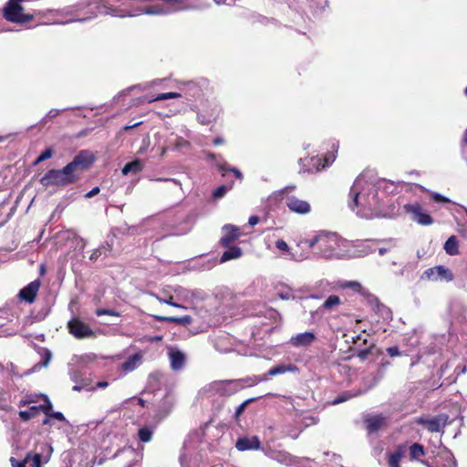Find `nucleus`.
<instances>
[{"label":"nucleus","instance_id":"f257e3e1","mask_svg":"<svg viewBox=\"0 0 467 467\" xmlns=\"http://www.w3.org/2000/svg\"><path fill=\"white\" fill-rule=\"evenodd\" d=\"M348 205L357 215L366 219L378 217L381 213V203L376 187L359 175L349 192Z\"/></svg>","mask_w":467,"mask_h":467},{"label":"nucleus","instance_id":"f03ea898","mask_svg":"<svg viewBox=\"0 0 467 467\" xmlns=\"http://www.w3.org/2000/svg\"><path fill=\"white\" fill-rule=\"evenodd\" d=\"M344 241L336 234L318 231L300 240L297 246L306 245L313 254L325 259L339 258L342 255L341 246Z\"/></svg>","mask_w":467,"mask_h":467},{"label":"nucleus","instance_id":"7ed1b4c3","mask_svg":"<svg viewBox=\"0 0 467 467\" xmlns=\"http://www.w3.org/2000/svg\"><path fill=\"white\" fill-rule=\"evenodd\" d=\"M94 158L88 151H81L75 156L73 161L67 164L61 170H49L41 179L40 182L43 186H66L77 181L76 172L78 171L87 169L92 162Z\"/></svg>","mask_w":467,"mask_h":467},{"label":"nucleus","instance_id":"20e7f679","mask_svg":"<svg viewBox=\"0 0 467 467\" xmlns=\"http://www.w3.org/2000/svg\"><path fill=\"white\" fill-rule=\"evenodd\" d=\"M209 82L205 78L199 80L182 81L178 83V88L189 99H197L202 96L203 89L207 88Z\"/></svg>","mask_w":467,"mask_h":467},{"label":"nucleus","instance_id":"39448f33","mask_svg":"<svg viewBox=\"0 0 467 467\" xmlns=\"http://www.w3.org/2000/svg\"><path fill=\"white\" fill-rule=\"evenodd\" d=\"M265 454L271 460L288 467H301L304 462L309 461L308 458H296L289 452L280 450L268 449Z\"/></svg>","mask_w":467,"mask_h":467},{"label":"nucleus","instance_id":"423d86ee","mask_svg":"<svg viewBox=\"0 0 467 467\" xmlns=\"http://www.w3.org/2000/svg\"><path fill=\"white\" fill-rule=\"evenodd\" d=\"M427 467H457V462L452 452L447 448L439 449L431 461L422 462Z\"/></svg>","mask_w":467,"mask_h":467},{"label":"nucleus","instance_id":"0eeeda50","mask_svg":"<svg viewBox=\"0 0 467 467\" xmlns=\"http://www.w3.org/2000/svg\"><path fill=\"white\" fill-rule=\"evenodd\" d=\"M422 280H428L431 282H451L454 279V275L449 268L443 265H437L426 269L422 275Z\"/></svg>","mask_w":467,"mask_h":467},{"label":"nucleus","instance_id":"6e6552de","mask_svg":"<svg viewBox=\"0 0 467 467\" xmlns=\"http://www.w3.org/2000/svg\"><path fill=\"white\" fill-rule=\"evenodd\" d=\"M405 213L410 215V219L420 225H430L433 223L431 216L425 213L418 203H407L403 206Z\"/></svg>","mask_w":467,"mask_h":467},{"label":"nucleus","instance_id":"1a4fd4ad","mask_svg":"<svg viewBox=\"0 0 467 467\" xmlns=\"http://www.w3.org/2000/svg\"><path fill=\"white\" fill-rule=\"evenodd\" d=\"M242 380L215 381L209 386V389L222 396H230L243 389Z\"/></svg>","mask_w":467,"mask_h":467},{"label":"nucleus","instance_id":"9d476101","mask_svg":"<svg viewBox=\"0 0 467 467\" xmlns=\"http://www.w3.org/2000/svg\"><path fill=\"white\" fill-rule=\"evenodd\" d=\"M67 328L69 333L78 339L95 337V332L89 327V326L77 317L68 321Z\"/></svg>","mask_w":467,"mask_h":467},{"label":"nucleus","instance_id":"9b49d317","mask_svg":"<svg viewBox=\"0 0 467 467\" xmlns=\"http://www.w3.org/2000/svg\"><path fill=\"white\" fill-rule=\"evenodd\" d=\"M295 371H297V368L296 366L293 365V364H289V365H285V364H280V365H277L275 367H273L272 368H270L267 372L266 375H264V376H256L253 379H244L250 386H254L261 381H265L268 379V376L270 377H274V376H277V375H280V374H284L285 372H295Z\"/></svg>","mask_w":467,"mask_h":467},{"label":"nucleus","instance_id":"f8f14e48","mask_svg":"<svg viewBox=\"0 0 467 467\" xmlns=\"http://www.w3.org/2000/svg\"><path fill=\"white\" fill-rule=\"evenodd\" d=\"M167 355L171 368L174 371L181 370L186 362V355L176 347H168Z\"/></svg>","mask_w":467,"mask_h":467},{"label":"nucleus","instance_id":"ddd939ff","mask_svg":"<svg viewBox=\"0 0 467 467\" xmlns=\"http://www.w3.org/2000/svg\"><path fill=\"white\" fill-rule=\"evenodd\" d=\"M317 340V336L314 332L306 331L292 336L289 339V344L295 348H306L311 346Z\"/></svg>","mask_w":467,"mask_h":467},{"label":"nucleus","instance_id":"4468645a","mask_svg":"<svg viewBox=\"0 0 467 467\" xmlns=\"http://www.w3.org/2000/svg\"><path fill=\"white\" fill-rule=\"evenodd\" d=\"M275 247L278 250L284 252L285 257L288 260L302 262L309 258V255L303 252H293L289 245L286 244V242L284 241L283 239H279L275 242Z\"/></svg>","mask_w":467,"mask_h":467},{"label":"nucleus","instance_id":"2eb2a0df","mask_svg":"<svg viewBox=\"0 0 467 467\" xmlns=\"http://www.w3.org/2000/svg\"><path fill=\"white\" fill-rule=\"evenodd\" d=\"M285 204L289 210L298 214H307L311 211V205L308 202L298 199L296 196H288Z\"/></svg>","mask_w":467,"mask_h":467},{"label":"nucleus","instance_id":"dca6fc26","mask_svg":"<svg viewBox=\"0 0 467 467\" xmlns=\"http://www.w3.org/2000/svg\"><path fill=\"white\" fill-rule=\"evenodd\" d=\"M209 108V111L202 109L197 113V119L202 125L209 124L216 118H218L220 114L221 109L216 103L210 104Z\"/></svg>","mask_w":467,"mask_h":467},{"label":"nucleus","instance_id":"f3484780","mask_svg":"<svg viewBox=\"0 0 467 467\" xmlns=\"http://www.w3.org/2000/svg\"><path fill=\"white\" fill-rule=\"evenodd\" d=\"M39 287H40L39 280H35V281L29 283L26 286H25L23 289L20 290L19 297L22 300L31 304L35 301V298L39 290Z\"/></svg>","mask_w":467,"mask_h":467},{"label":"nucleus","instance_id":"a211bd4d","mask_svg":"<svg viewBox=\"0 0 467 467\" xmlns=\"http://www.w3.org/2000/svg\"><path fill=\"white\" fill-rule=\"evenodd\" d=\"M341 304L342 301L338 296L331 295L316 311L311 312V316L314 317L315 315L322 314L324 311L332 312Z\"/></svg>","mask_w":467,"mask_h":467},{"label":"nucleus","instance_id":"6ab92c4d","mask_svg":"<svg viewBox=\"0 0 467 467\" xmlns=\"http://www.w3.org/2000/svg\"><path fill=\"white\" fill-rule=\"evenodd\" d=\"M235 447L238 451H244L247 450H258L261 447V442L256 436L252 438H239L236 441Z\"/></svg>","mask_w":467,"mask_h":467},{"label":"nucleus","instance_id":"aec40b11","mask_svg":"<svg viewBox=\"0 0 467 467\" xmlns=\"http://www.w3.org/2000/svg\"><path fill=\"white\" fill-rule=\"evenodd\" d=\"M223 232V235L220 241L223 246H228L239 237V229L232 224L224 225Z\"/></svg>","mask_w":467,"mask_h":467},{"label":"nucleus","instance_id":"412c9836","mask_svg":"<svg viewBox=\"0 0 467 467\" xmlns=\"http://www.w3.org/2000/svg\"><path fill=\"white\" fill-rule=\"evenodd\" d=\"M385 422V418L381 415L368 416L365 419V423L368 432L378 431Z\"/></svg>","mask_w":467,"mask_h":467},{"label":"nucleus","instance_id":"4be33fe9","mask_svg":"<svg viewBox=\"0 0 467 467\" xmlns=\"http://www.w3.org/2000/svg\"><path fill=\"white\" fill-rule=\"evenodd\" d=\"M417 423L425 426L428 431L431 432H438L441 431V420L437 418L426 419V418H419L416 420Z\"/></svg>","mask_w":467,"mask_h":467},{"label":"nucleus","instance_id":"5701e85b","mask_svg":"<svg viewBox=\"0 0 467 467\" xmlns=\"http://www.w3.org/2000/svg\"><path fill=\"white\" fill-rule=\"evenodd\" d=\"M142 355L140 353H135L134 355L128 358V359L122 364V369L130 372L134 370L140 364Z\"/></svg>","mask_w":467,"mask_h":467},{"label":"nucleus","instance_id":"b1692460","mask_svg":"<svg viewBox=\"0 0 467 467\" xmlns=\"http://www.w3.org/2000/svg\"><path fill=\"white\" fill-rule=\"evenodd\" d=\"M155 319L159 320V321L175 323V324L182 325V326L190 325L192 321V318L190 316H183L181 317L155 316Z\"/></svg>","mask_w":467,"mask_h":467},{"label":"nucleus","instance_id":"393cba45","mask_svg":"<svg viewBox=\"0 0 467 467\" xmlns=\"http://www.w3.org/2000/svg\"><path fill=\"white\" fill-rule=\"evenodd\" d=\"M243 252L238 246H231L223 252L220 258V263H225L229 260L237 259L241 257Z\"/></svg>","mask_w":467,"mask_h":467},{"label":"nucleus","instance_id":"a878e982","mask_svg":"<svg viewBox=\"0 0 467 467\" xmlns=\"http://www.w3.org/2000/svg\"><path fill=\"white\" fill-rule=\"evenodd\" d=\"M445 252L449 255H457L459 254V242L455 235L450 236L443 246Z\"/></svg>","mask_w":467,"mask_h":467},{"label":"nucleus","instance_id":"bb28decb","mask_svg":"<svg viewBox=\"0 0 467 467\" xmlns=\"http://www.w3.org/2000/svg\"><path fill=\"white\" fill-rule=\"evenodd\" d=\"M143 169V163L140 160H134L130 162H128L125 164V166L122 168V174L128 175L130 172L137 173L142 171Z\"/></svg>","mask_w":467,"mask_h":467},{"label":"nucleus","instance_id":"cd10ccee","mask_svg":"<svg viewBox=\"0 0 467 467\" xmlns=\"http://www.w3.org/2000/svg\"><path fill=\"white\" fill-rule=\"evenodd\" d=\"M154 428L151 426H143L138 431L139 440L142 442H149L152 439Z\"/></svg>","mask_w":467,"mask_h":467},{"label":"nucleus","instance_id":"c85d7f7f","mask_svg":"<svg viewBox=\"0 0 467 467\" xmlns=\"http://www.w3.org/2000/svg\"><path fill=\"white\" fill-rule=\"evenodd\" d=\"M341 286L343 288H350L358 293H360L363 296H366L368 294V291L361 285L360 283L357 281H346L341 285Z\"/></svg>","mask_w":467,"mask_h":467},{"label":"nucleus","instance_id":"c756f323","mask_svg":"<svg viewBox=\"0 0 467 467\" xmlns=\"http://www.w3.org/2000/svg\"><path fill=\"white\" fill-rule=\"evenodd\" d=\"M182 97V93H181L180 90L178 92L161 93L158 96L150 99L149 102H154V101H160V100H165V99H179Z\"/></svg>","mask_w":467,"mask_h":467},{"label":"nucleus","instance_id":"7c9ffc66","mask_svg":"<svg viewBox=\"0 0 467 467\" xmlns=\"http://www.w3.org/2000/svg\"><path fill=\"white\" fill-rule=\"evenodd\" d=\"M206 156L208 159L214 161L215 165L218 167L223 176L225 175L226 171H230V169H232L225 161H217L216 156L213 153L208 152L206 153Z\"/></svg>","mask_w":467,"mask_h":467},{"label":"nucleus","instance_id":"2f4dec72","mask_svg":"<svg viewBox=\"0 0 467 467\" xmlns=\"http://www.w3.org/2000/svg\"><path fill=\"white\" fill-rule=\"evenodd\" d=\"M424 448L419 443H413L410 447V455L411 460H418L420 456L424 455Z\"/></svg>","mask_w":467,"mask_h":467},{"label":"nucleus","instance_id":"473e14b6","mask_svg":"<svg viewBox=\"0 0 467 467\" xmlns=\"http://www.w3.org/2000/svg\"><path fill=\"white\" fill-rule=\"evenodd\" d=\"M38 412L39 408H37V406H32L27 410H20L18 415L22 420L26 421L35 417Z\"/></svg>","mask_w":467,"mask_h":467},{"label":"nucleus","instance_id":"72a5a7b5","mask_svg":"<svg viewBox=\"0 0 467 467\" xmlns=\"http://www.w3.org/2000/svg\"><path fill=\"white\" fill-rule=\"evenodd\" d=\"M40 396L44 400V404L37 406V408H39V411L41 410L43 413H45L46 416H48L52 411V403L47 395Z\"/></svg>","mask_w":467,"mask_h":467},{"label":"nucleus","instance_id":"f704fd0d","mask_svg":"<svg viewBox=\"0 0 467 467\" xmlns=\"http://www.w3.org/2000/svg\"><path fill=\"white\" fill-rule=\"evenodd\" d=\"M336 160V155L334 152L328 153L323 160H317L318 165L317 167V170L324 169L329 166Z\"/></svg>","mask_w":467,"mask_h":467},{"label":"nucleus","instance_id":"c9c22d12","mask_svg":"<svg viewBox=\"0 0 467 467\" xmlns=\"http://www.w3.org/2000/svg\"><path fill=\"white\" fill-rule=\"evenodd\" d=\"M154 296L156 297V299L161 302V303H163V304H167V305H170V306H172L174 307H178V308H182V309H185L186 307L183 306V305H181V304H178V303H175L173 301V296H170L169 297L167 298H162L157 295H154Z\"/></svg>","mask_w":467,"mask_h":467},{"label":"nucleus","instance_id":"e433bc0d","mask_svg":"<svg viewBox=\"0 0 467 467\" xmlns=\"http://www.w3.org/2000/svg\"><path fill=\"white\" fill-rule=\"evenodd\" d=\"M401 456L400 451H395L392 453L389 459V467H400Z\"/></svg>","mask_w":467,"mask_h":467},{"label":"nucleus","instance_id":"4c0bfd02","mask_svg":"<svg viewBox=\"0 0 467 467\" xmlns=\"http://www.w3.org/2000/svg\"><path fill=\"white\" fill-rule=\"evenodd\" d=\"M229 189L230 188L226 185H221L213 191V197L214 199H220L226 194V192L229 191Z\"/></svg>","mask_w":467,"mask_h":467},{"label":"nucleus","instance_id":"58836bf2","mask_svg":"<svg viewBox=\"0 0 467 467\" xmlns=\"http://www.w3.org/2000/svg\"><path fill=\"white\" fill-rule=\"evenodd\" d=\"M318 422V418L314 415H307L302 418V424L305 428L315 425Z\"/></svg>","mask_w":467,"mask_h":467},{"label":"nucleus","instance_id":"ea45409f","mask_svg":"<svg viewBox=\"0 0 467 467\" xmlns=\"http://www.w3.org/2000/svg\"><path fill=\"white\" fill-rule=\"evenodd\" d=\"M53 150L51 148L45 150L35 161V164H38L52 157Z\"/></svg>","mask_w":467,"mask_h":467},{"label":"nucleus","instance_id":"a19ab883","mask_svg":"<svg viewBox=\"0 0 467 467\" xmlns=\"http://www.w3.org/2000/svg\"><path fill=\"white\" fill-rule=\"evenodd\" d=\"M61 110L59 109H50L47 115L41 119V123L42 124H45L47 122L48 119H51L53 118H56L57 116H58L60 114Z\"/></svg>","mask_w":467,"mask_h":467},{"label":"nucleus","instance_id":"79ce46f5","mask_svg":"<svg viewBox=\"0 0 467 467\" xmlns=\"http://www.w3.org/2000/svg\"><path fill=\"white\" fill-rule=\"evenodd\" d=\"M96 315L98 317L108 315V316H113V317H119V314L112 309H106V308H98L96 310Z\"/></svg>","mask_w":467,"mask_h":467},{"label":"nucleus","instance_id":"37998d69","mask_svg":"<svg viewBox=\"0 0 467 467\" xmlns=\"http://www.w3.org/2000/svg\"><path fill=\"white\" fill-rule=\"evenodd\" d=\"M278 296L283 300H294L295 296L290 289H286L285 291H279L277 293Z\"/></svg>","mask_w":467,"mask_h":467},{"label":"nucleus","instance_id":"c03bdc74","mask_svg":"<svg viewBox=\"0 0 467 467\" xmlns=\"http://www.w3.org/2000/svg\"><path fill=\"white\" fill-rule=\"evenodd\" d=\"M27 462H30L32 467H40L41 465V455L39 453H36L33 457L29 456Z\"/></svg>","mask_w":467,"mask_h":467},{"label":"nucleus","instance_id":"a18cd8bd","mask_svg":"<svg viewBox=\"0 0 467 467\" xmlns=\"http://www.w3.org/2000/svg\"><path fill=\"white\" fill-rule=\"evenodd\" d=\"M29 459V455L26 457L24 461H18L15 459L14 457L10 458V462L12 467H26V464L27 463V461Z\"/></svg>","mask_w":467,"mask_h":467},{"label":"nucleus","instance_id":"49530a36","mask_svg":"<svg viewBox=\"0 0 467 467\" xmlns=\"http://www.w3.org/2000/svg\"><path fill=\"white\" fill-rule=\"evenodd\" d=\"M357 396V394H344V395H339L337 396L334 400H333V404L334 405H337V404H339V403H342V402H345L347 401L348 400H349L350 398L352 397H355Z\"/></svg>","mask_w":467,"mask_h":467},{"label":"nucleus","instance_id":"de8ad7c7","mask_svg":"<svg viewBox=\"0 0 467 467\" xmlns=\"http://www.w3.org/2000/svg\"><path fill=\"white\" fill-rule=\"evenodd\" d=\"M70 379L72 381L76 383H82L84 379H82V374L78 370H73L70 372Z\"/></svg>","mask_w":467,"mask_h":467},{"label":"nucleus","instance_id":"09e8293b","mask_svg":"<svg viewBox=\"0 0 467 467\" xmlns=\"http://www.w3.org/2000/svg\"><path fill=\"white\" fill-rule=\"evenodd\" d=\"M253 400V399H249L241 403L235 410V417L238 418L245 410L247 405Z\"/></svg>","mask_w":467,"mask_h":467},{"label":"nucleus","instance_id":"8fccbe9b","mask_svg":"<svg viewBox=\"0 0 467 467\" xmlns=\"http://www.w3.org/2000/svg\"><path fill=\"white\" fill-rule=\"evenodd\" d=\"M174 292L177 293L180 296H183L185 298H187L189 296V295L191 294L192 296H193V292H191L189 290H186L181 286H178L174 289Z\"/></svg>","mask_w":467,"mask_h":467},{"label":"nucleus","instance_id":"3c124183","mask_svg":"<svg viewBox=\"0 0 467 467\" xmlns=\"http://www.w3.org/2000/svg\"><path fill=\"white\" fill-rule=\"evenodd\" d=\"M190 146V142L182 138H178L175 144V149L179 150L182 148H187Z\"/></svg>","mask_w":467,"mask_h":467},{"label":"nucleus","instance_id":"603ef678","mask_svg":"<svg viewBox=\"0 0 467 467\" xmlns=\"http://www.w3.org/2000/svg\"><path fill=\"white\" fill-rule=\"evenodd\" d=\"M47 417L57 420L59 421H66L65 416L63 415L62 412L59 411H51V413Z\"/></svg>","mask_w":467,"mask_h":467},{"label":"nucleus","instance_id":"864d4df0","mask_svg":"<svg viewBox=\"0 0 467 467\" xmlns=\"http://www.w3.org/2000/svg\"><path fill=\"white\" fill-rule=\"evenodd\" d=\"M387 353L390 357H397V356L400 355V351L399 348L396 347V346L388 348H387Z\"/></svg>","mask_w":467,"mask_h":467},{"label":"nucleus","instance_id":"5fc2aeb1","mask_svg":"<svg viewBox=\"0 0 467 467\" xmlns=\"http://www.w3.org/2000/svg\"><path fill=\"white\" fill-rule=\"evenodd\" d=\"M370 352H371V348H370L359 350L358 353V357L360 359L364 360V359H366L368 358V356L370 354Z\"/></svg>","mask_w":467,"mask_h":467},{"label":"nucleus","instance_id":"6e6d98bb","mask_svg":"<svg viewBox=\"0 0 467 467\" xmlns=\"http://www.w3.org/2000/svg\"><path fill=\"white\" fill-rule=\"evenodd\" d=\"M41 394H30L26 395V398L28 400L29 404L36 403L41 398Z\"/></svg>","mask_w":467,"mask_h":467},{"label":"nucleus","instance_id":"4d7b16f0","mask_svg":"<svg viewBox=\"0 0 467 467\" xmlns=\"http://www.w3.org/2000/svg\"><path fill=\"white\" fill-rule=\"evenodd\" d=\"M432 198L437 202H449V199L441 195L440 193H433Z\"/></svg>","mask_w":467,"mask_h":467},{"label":"nucleus","instance_id":"13d9d810","mask_svg":"<svg viewBox=\"0 0 467 467\" xmlns=\"http://www.w3.org/2000/svg\"><path fill=\"white\" fill-rule=\"evenodd\" d=\"M353 342L357 346H361L362 344H366L367 343V339L363 338V337L361 335H358V336H357L356 337L353 338Z\"/></svg>","mask_w":467,"mask_h":467},{"label":"nucleus","instance_id":"bf43d9fd","mask_svg":"<svg viewBox=\"0 0 467 467\" xmlns=\"http://www.w3.org/2000/svg\"><path fill=\"white\" fill-rule=\"evenodd\" d=\"M99 187H94L91 191H89L88 192L86 193L85 197L86 198H92L94 197L95 195H97L99 192Z\"/></svg>","mask_w":467,"mask_h":467},{"label":"nucleus","instance_id":"052dcab7","mask_svg":"<svg viewBox=\"0 0 467 467\" xmlns=\"http://www.w3.org/2000/svg\"><path fill=\"white\" fill-rule=\"evenodd\" d=\"M109 386V382L106 381V380H101V381H99L96 385L95 388H92L91 389H105Z\"/></svg>","mask_w":467,"mask_h":467},{"label":"nucleus","instance_id":"680f3d73","mask_svg":"<svg viewBox=\"0 0 467 467\" xmlns=\"http://www.w3.org/2000/svg\"><path fill=\"white\" fill-rule=\"evenodd\" d=\"M87 386H88V384H86L85 382L77 383L76 385L73 386V390L80 391V390L84 389Z\"/></svg>","mask_w":467,"mask_h":467},{"label":"nucleus","instance_id":"e2e57ef3","mask_svg":"<svg viewBox=\"0 0 467 467\" xmlns=\"http://www.w3.org/2000/svg\"><path fill=\"white\" fill-rule=\"evenodd\" d=\"M214 2L217 5L224 4V5H232L235 4L236 0H214Z\"/></svg>","mask_w":467,"mask_h":467},{"label":"nucleus","instance_id":"0e129e2a","mask_svg":"<svg viewBox=\"0 0 467 467\" xmlns=\"http://www.w3.org/2000/svg\"><path fill=\"white\" fill-rule=\"evenodd\" d=\"M156 181H158V182H171L176 185H181V182L177 179H173V178H170V179L158 178V179H156Z\"/></svg>","mask_w":467,"mask_h":467},{"label":"nucleus","instance_id":"69168bd1","mask_svg":"<svg viewBox=\"0 0 467 467\" xmlns=\"http://www.w3.org/2000/svg\"><path fill=\"white\" fill-rule=\"evenodd\" d=\"M258 222H259V218H258L257 216H255V215L251 216V217L249 218V221H248V223H249V224H250L251 226H254V225L257 224V223H258Z\"/></svg>","mask_w":467,"mask_h":467},{"label":"nucleus","instance_id":"338daca9","mask_svg":"<svg viewBox=\"0 0 467 467\" xmlns=\"http://www.w3.org/2000/svg\"><path fill=\"white\" fill-rule=\"evenodd\" d=\"M230 171H232L235 175L236 178H238L240 180L243 178L242 172L239 170H237L236 168L230 169Z\"/></svg>","mask_w":467,"mask_h":467},{"label":"nucleus","instance_id":"774afa93","mask_svg":"<svg viewBox=\"0 0 467 467\" xmlns=\"http://www.w3.org/2000/svg\"><path fill=\"white\" fill-rule=\"evenodd\" d=\"M51 353L49 351H47L46 352V355H45V361H44V366L47 367L51 359Z\"/></svg>","mask_w":467,"mask_h":467}]
</instances>
